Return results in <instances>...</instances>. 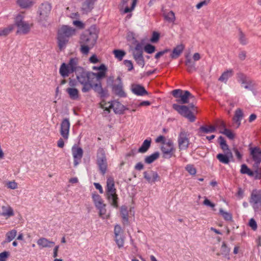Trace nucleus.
Instances as JSON below:
<instances>
[{"label":"nucleus","mask_w":261,"mask_h":261,"mask_svg":"<svg viewBox=\"0 0 261 261\" xmlns=\"http://www.w3.org/2000/svg\"><path fill=\"white\" fill-rule=\"evenodd\" d=\"M106 196L109 202L114 207H118V197L116 191L106 192Z\"/></svg>","instance_id":"nucleus-22"},{"label":"nucleus","mask_w":261,"mask_h":261,"mask_svg":"<svg viewBox=\"0 0 261 261\" xmlns=\"http://www.w3.org/2000/svg\"><path fill=\"white\" fill-rule=\"evenodd\" d=\"M133 58L137 63L142 67L145 65V60L143 56V50L141 46L137 44L133 51Z\"/></svg>","instance_id":"nucleus-11"},{"label":"nucleus","mask_w":261,"mask_h":261,"mask_svg":"<svg viewBox=\"0 0 261 261\" xmlns=\"http://www.w3.org/2000/svg\"><path fill=\"white\" fill-rule=\"evenodd\" d=\"M169 51H170L169 49H166L162 51H159L155 54L154 57L155 59H158L160 58L161 56H162L163 55L165 54L166 53L169 52Z\"/></svg>","instance_id":"nucleus-63"},{"label":"nucleus","mask_w":261,"mask_h":261,"mask_svg":"<svg viewBox=\"0 0 261 261\" xmlns=\"http://www.w3.org/2000/svg\"><path fill=\"white\" fill-rule=\"evenodd\" d=\"M51 10V6L47 2L42 3L38 7L37 14L40 22L46 21Z\"/></svg>","instance_id":"nucleus-8"},{"label":"nucleus","mask_w":261,"mask_h":261,"mask_svg":"<svg viewBox=\"0 0 261 261\" xmlns=\"http://www.w3.org/2000/svg\"><path fill=\"white\" fill-rule=\"evenodd\" d=\"M216 158L220 162L224 164H228L230 161L228 155L222 153L218 154L216 156Z\"/></svg>","instance_id":"nucleus-43"},{"label":"nucleus","mask_w":261,"mask_h":261,"mask_svg":"<svg viewBox=\"0 0 261 261\" xmlns=\"http://www.w3.org/2000/svg\"><path fill=\"white\" fill-rule=\"evenodd\" d=\"M238 80L241 83V86L245 89L251 90L253 88L252 82L249 80L244 74H238Z\"/></svg>","instance_id":"nucleus-20"},{"label":"nucleus","mask_w":261,"mask_h":261,"mask_svg":"<svg viewBox=\"0 0 261 261\" xmlns=\"http://www.w3.org/2000/svg\"><path fill=\"white\" fill-rule=\"evenodd\" d=\"M151 141V140L150 138L145 140L141 146L139 148L138 152L141 153L146 152L150 147Z\"/></svg>","instance_id":"nucleus-35"},{"label":"nucleus","mask_w":261,"mask_h":261,"mask_svg":"<svg viewBox=\"0 0 261 261\" xmlns=\"http://www.w3.org/2000/svg\"><path fill=\"white\" fill-rule=\"evenodd\" d=\"M16 236V231L14 229L8 232L7 234V241L11 242Z\"/></svg>","instance_id":"nucleus-53"},{"label":"nucleus","mask_w":261,"mask_h":261,"mask_svg":"<svg viewBox=\"0 0 261 261\" xmlns=\"http://www.w3.org/2000/svg\"><path fill=\"white\" fill-rule=\"evenodd\" d=\"M123 63L125 66L127 67L128 71H130L133 69V64L130 60H125Z\"/></svg>","instance_id":"nucleus-59"},{"label":"nucleus","mask_w":261,"mask_h":261,"mask_svg":"<svg viewBox=\"0 0 261 261\" xmlns=\"http://www.w3.org/2000/svg\"><path fill=\"white\" fill-rule=\"evenodd\" d=\"M99 106L101 109H103L105 111H108L109 113L110 112L111 109H113L115 113H120L121 111V110H118L115 108L116 106H121V104L119 102L114 101L113 102H107L105 100H102L99 103Z\"/></svg>","instance_id":"nucleus-15"},{"label":"nucleus","mask_w":261,"mask_h":261,"mask_svg":"<svg viewBox=\"0 0 261 261\" xmlns=\"http://www.w3.org/2000/svg\"><path fill=\"white\" fill-rule=\"evenodd\" d=\"M243 117V113L241 109H237L232 118L234 126L238 128L241 125V120Z\"/></svg>","instance_id":"nucleus-25"},{"label":"nucleus","mask_w":261,"mask_h":261,"mask_svg":"<svg viewBox=\"0 0 261 261\" xmlns=\"http://www.w3.org/2000/svg\"><path fill=\"white\" fill-rule=\"evenodd\" d=\"M31 27L32 24L21 20L17 22V33L27 34L30 32Z\"/></svg>","instance_id":"nucleus-21"},{"label":"nucleus","mask_w":261,"mask_h":261,"mask_svg":"<svg viewBox=\"0 0 261 261\" xmlns=\"http://www.w3.org/2000/svg\"><path fill=\"white\" fill-rule=\"evenodd\" d=\"M220 215L223 217L224 219L227 221H231L232 220V215L227 212H225L222 208L219 210Z\"/></svg>","instance_id":"nucleus-45"},{"label":"nucleus","mask_w":261,"mask_h":261,"mask_svg":"<svg viewBox=\"0 0 261 261\" xmlns=\"http://www.w3.org/2000/svg\"><path fill=\"white\" fill-rule=\"evenodd\" d=\"M117 81L118 83L117 84H114L112 86L113 92L117 95L121 97L126 96V93L123 89V84L120 77L118 76L117 78Z\"/></svg>","instance_id":"nucleus-17"},{"label":"nucleus","mask_w":261,"mask_h":261,"mask_svg":"<svg viewBox=\"0 0 261 261\" xmlns=\"http://www.w3.org/2000/svg\"><path fill=\"white\" fill-rule=\"evenodd\" d=\"M83 88L82 91L84 93L89 91L93 87V84L92 81L87 82L86 84H82Z\"/></svg>","instance_id":"nucleus-47"},{"label":"nucleus","mask_w":261,"mask_h":261,"mask_svg":"<svg viewBox=\"0 0 261 261\" xmlns=\"http://www.w3.org/2000/svg\"><path fill=\"white\" fill-rule=\"evenodd\" d=\"M59 73L62 77H66L72 72L67 64L63 63L60 66Z\"/></svg>","instance_id":"nucleus-32"},{"label":"nucleus","mask_w":261,"mask_h":261,"mask_svg":"<svg viewBox=\"0 0 261 261\" xmlns=\"http://www.w3.org/2000/svg\"><path fill=\"white\" fill-rule=\"evenodd\" d=\"M173 96L176 99V101L179 103L185 104L189 102V99L193 97L191 93L188 91H182L180 89H175L172 91Z\"/></svg>","instance_id":"nucleus-6"},{"label":"nucleus","mask_w":261,"mask_h":261,"mask_svg":"<svg viewBox=\"0 0 261 261\" xmlns=\"http://www.w3.org/2000/svg\"><path fill=\"white\" fill-rule=\"evenodd\" d=\"M230 248H228L226 243L223 242L222 243L221 247V253H217L218 255H219L220 254L223 255L225 258H226L227 259H230L229 257V252H230Z\"/></svg>","instance_id":"nucleus-39"},{"label":"nucleus","mask_w":261,"mask_h":261,"mask_svg":"<svg viewBox=\"0 0 261 261\" xmlns=\"http://www.w3.org/2000/svg\"><path fill=\"white\" fill-rule=\"evenodd\" d=\"M97 164L101 173L105 175L107 169V162L105 151L102 148H99L97 150Z\"/></svg>","instance_id":"nucleus-4"},{"label":"nucleus","mask_w":261,"mask_h":261,"mask_svg":"<svg viewBox=\"0 0 261 261\" xmlns=\"http://www.w3.org/2000/svg\"><path fill=\"white\" fill-rule=\"evenodd\" d=\"M144 51L148 54H152L155 50V47L153 45L147 44L144 47Z\"/></svg>","instance_id":"nucleus-49"},{"label":"nucleus","mask_w":261,"mask_h":261,"mask_svg":"<svg viewBox=\"0 0 261 261\" xmlns=\"http://www.w3.org/2000/svg\"><path fill=\"white\" fill-rule=\"evenodd\" d=\"M97 0H85L82 5L81 9L83 13L87 14L94 8V4Z\"/></svg>","instance_id":"nucleus-23"},{"label":"nucleus","mask_w":261,"mask_h":261,"mask_svg":"<svg viewBox=\"0 0 261 261\" xmlns=\"http://www.w3.org/2000/svg\"><path fill=\"white\" fill-rule=\"evenodd\" d=\"M216 130V127L213 125H203L199 128V132L204 134L214 133Z\"/></svg>","instance_id":"nucleus-40"},{"label":"nucleus","mask_w":261,"mask_h":261,"mask_svg":"<svg viewBox=\"0 0 261 261\" xmlns=\"http://www.w3.org/2000/svg\"><path fill=\"white\" fill-rule=\"evenodd\" d=\"M71 151L73 158V164L76 167L81 162L83 155V150L79 146L74 145L71 148Z\"/></svg>","instance_id":"nucleus-12"},{"label":"nucleus","mask_w":261,"mask_h":261,"mask_svg":"<svg viewBox=\"0 0 261 261\" xmlns=\"http://www.w3.org/2000/svg\"><path fill=\"white\" fill-rule=\"evenodd\" d=\"M239 40L240 43L243 45H245L247 43V39L245 34L242 32L240 31L238 36Z\"/></svg>","instance_id":"nucleus-50"},{"label":"nucleus","mask_w":261,"mask_h":261,"mask_svg":"<svg viewBox=\"0 0 261 261\" xmlns=\"http://www.w3.org/2000/svg\"><path fill=\"white\" fill-rule=\"evenodd\" d=\"M185 64L188 67V70L189 72H191L195 68V64L193 62L191 59L187 58Z\"/></svg>","instance_id":"nucleus-51"},{"label":"nucleus","mask_w":261,"mask_h":261,"mask_svg":"<svg viewBox=\"0 0 261 261\" xmlns=\"http://www.w3.org/2000/svg\"><path fill=\"white\" fill-rule=\"evenodd\" d=\"M3 212L2 213V215L4 216H12L13 213V210L11 207H3Z\"/></svg>","instance_id":"nucleus-57"},{"label":"nucleus","mask_w":261,"mask_h":261,"mask_svg":"<svg viewBox=\"0 0 261 261\" xmlns=\"http://www.w3.org/2000/svg\"><path fill=\"white\" fill-rule=\"evenodd\" d=\"M250 202L252 204L254 208L258 207V205H261V197L260 195L256 194L251 195Z\"/></svg>","instance_id":"nucleus-34"},{"label":"nucleus","mask_w":261,"mask_h":261,"mask_svg":"<svg viewBox=\"0 0 261 261\" xmlns=\"http://www.w3.org/2000/svg\"><path fill=\"white\" fill-rule=\"evenodd\" d=\"M113 53L114 55L115 58L119 61H122L126 55V53L124 50L120 49H115L113 51Z\"/></svg>","instance_id":"nucleus-42"},{"label":"nucleus","mask_w":261,"mask_h":261,"mask_svg":"<svg viewBox=\"0 0 261 261\" xmlns=\"http://www.w3.org/2000/svg\"><path fill=\"white\" fill-rule=\"evenodd\" d=\"M240 172L242 174H246L250 176H253L254 175L253 171H251L245 164H243L241 166Z\"/></svg>","instance_id":"nucleus-44"},{"label":"nucleus","mask_w":261,"mask_h":261,"mask_svg":"<svg viewBox=\"0 0 261 261\" xmlns=\"http://www.w3.org/2000/svg\"><path fill=\"white\" fill-rule=\"evenodd\" d=\"M185 168L186 171L191 175H194L196 174V169L194 165L191 164L187 165Z\"/></svg>","instance_id":"nucleus-52"},{"label":"nucleus","mask_w":261,"mask_h":261,"mask_svg":"<svg viewBox=\"0 0 261 261\" xmlns=\"http://www.w3.org/2000/svg\"><path fill=\"white\" fill-rule=\"evenodd\" d=\"M73 24L74 25L76 26L79 29H84V24L81 21L79 20H74L73 21Z\"/></svg>","instance_id":"nucleus-62"},{"label":"nucleus","mask_w":261,"mask_h":261,"mask_svg":"<svg viewBox=\"0 0 261 261\" xmlns=\"http://www.w3.org/2000/svg\"><path fill=\"white\" fill-rule=\"evenodd\" d=\"M219 141L222 149H223L224 151L229 150L228 146L226 144V141L225 140L224 138L223 137H219Z\"/></svg>","instance_id":"nucleus-48"},{"label":"nucleus","mask_w":261,"mask_h":261,"mask_svg":"<svg viewBox=\"0 0 261 261\" xmlns=\"http://www.w3.org/2000/svg\"><path fill=\"white\" fill-rule=\"evenodd\" d=\"M143 175L144 178L150 184H153L160 180V177L158 173L152 170L144 172Z\"/></svg>","instance_id":"nucleus-18"},{"label":"nucleus","mask_w":261,"mask_h":261,"mask_svg":"<svg viewBox=\"0 0 261 261\" xmlns=\"http://www.w3.org/2000/svg\"><path fill=\"white\" fill-rule=\"evenodd\" d=\"M70 123L68 118L64 119L61 123L60 134L65 140H68L69 135Z\"/></svg>","instance_id":"nucleus-14"},{"label":"nucleus","mask_w":261,"mask_h":261,"mask_svg":"<svg viewBox=\"0 0 261 261\" xmlns=\"http://www.w3.org/2000/svg\"><path fill=\"white\" fill-rule=\"evenodd\" d=\"M121 215L123 220V223L124 224H127L128 221V213L126 210L122 209L121 211Z\"/></svg>","instance_id":"nucleus-54"},{"label":"nucleus","mask_w":261,"mask_h":261,"mask_svg":"<svg viewBox=\"0 0 261 261\" xmlns=\"http://www.w3.org/2000/svg\"><path fill=\"white\" fill-rule=\"evenodd\" d=\"M137 0H122L121 7L124 8V13H127L132 11L137 3Z\"/></svg>","instance_id":"nucleus-19"},{"label":"nucleus","mask_w":261,"mask_h":261,"mask_svg":"<svg viewBox=\"0 0 261 261\" xmlns=\"http://www.w3.org/2000/svg\"><path fill=\"white\" fill-rule=\"evenodd\" d=\"M92 199L95 206L99 210V216L104 219L106 214V204L103 203L102 198L98 194H93Z\"/></svg>","instance_id":"nucleus-9"},{"label":"nucleus","mask_w":261,"mask_h":261,"mask_svg":"<svg viewBox=\"0 0 261 261\" xmlns=\"http://www.w3.org/2000/svg\"><path fill=\"white\" fill-rule=\"evenodd\" d=\"M9 253L8 252L4 251L0 253V261H6L8 256Z\"/></svg>","instance_id":"nucleus-64"},{"label":"nucleus","mask_w":261,"mask_h":261,"mask_svg":"<svg viewBox=\"0 0 261 261\" xmlns=\"http://www.w3.org/2000/svg\"><path fill=\"white\" fill-rule=\"evenodd\" d=\"M160 38V34L156 32H153L151 38L150 39L152 43L157 42Z\"/></svg>","instance_id":"nucleus-58"},{"label":"nucleus","mask_w":261,"mask_h":261,"mask_svg":"<svg viewBox=\"0 0 261 261\" xmlns=\"http://www.w3.org/2000/svg\"><path fill=\"white\" fill-rule=\"evenodd\" d=\"M132 91L134 94L138 96H143L148 94V92L144 87L140 85H133Z\"/></svg>","instance_id":"nucleus-26"},{"label":"nucleus","mask_w":261,"mask_h":261,"mask_svg":"<svg viewBox=\"0 0 261 261\" xmlns=\"http://www.w3.org/2000/svg\"><path fill=\"white\" fill-rule=\"evenodd\" d=\"M159 157V153L155 152L150 155L146 156L144 161L147 164H151L158 159Z\"/></svg>","instance_id":"nucleus-41"},{"label":"nucleus","mask_w":261,"mask_h":261,"mask_svg":"<svg viewBox=\"0 0 261 261\" xmlns=\"http://www.w3.org/2000/svg\"><path fill=\"white\" fill-rule=\"evenodd\" d=\"M17 3L22 8H29L35 3V0H17Z\"/></svg>","instance_id":"nucleus-38"},{"label":"nucleus","mask_w":261,"mask_h":261,"mask_svg":"<svg viewBox=\"0 0 261 261\" xmlns=\"http://www.w3.org/2000/svg\"><path fill=\"white\" fill-rule=\"evenodd\" d=\"M250 155H251L254 164L253 167H257L261 163V149L258 147L250 148Z\"/></svg>","instance_id":"nucleus-13"},{"label":"nucleus","mask_w":261,"mask_h":261,"mask_svg":"<svg viewBox=\"0 0 261 261\" xmlns=\"http://www.w3.org/2000/svg\"><path fill=\"white\" fill-rule=\"evenodd\" d=\"M97 38L98 36L96 33L92 32L90 30L85 31L80 37V51L84 55H87L89 50L95 45Z\"/></svg>","instance_id":"nucleus-1"},{"label":"nucleus","mask_w":261,"mask_h":261,"mask_svg":"<svg viewBox=\"0 0 261 261\" xmlns=\"http://www.w3.org/2000/svg\"><path fill=\"white\" fill-rule=\"evenodd\" d=\"M77 81L82 85L90 82L92 80L93 72L86 71L83 68H79L75 73Z\"/></svg>","instance_id":"nucleus-10"},{"label":"nucleus","mask_w":261,"mask_h":261,"mask_svg":"<svg viewBox=\"0 0 261 261\" xmlns=\"http://www.w3.org/2000/svg\"><path fill=\"white\" fill-rule=\"evenodd\" d=\"M163 15L164 19L169 23H174L175 21V13L172 11H164Z\"/></svg>","instance_id":"nucleus-29"},{"label":"nucleus","mask_w":261,"mask_h":261,"mask_svg":"<svg viewBox=\"0 0 261 261\" xmlns=\"http://www.w3.org/2000/svg\"><path fill=\"white\" fill-rule=\"evenodd\" d=\"M233 74V71L232 69H230L229 70L224 71L222 75L219 78V81L226 83L229 78L231 77Z\"/></svg>","instance_id":"nucleus-36"},{"label":"nucleus","mask_w":261,"mask_h":261,"mask_svg":"<svg viewBox=\"0 0 261 261\" xmlns=\"http://www.w3.org/2000/svg\"><path fill=\"white\" fill-rule=\"evenodd\" d=\"M249 226L253 230H256L257 228V225L256 221L253 218H251L249 222Z\"/></svg>","instance_id":"nucleus-60"},{"label":"nucleus","mask_w":261,"mask_h":261,"mask_svg":"<svg viewBox=\"0 0 261 261\" xmlns=\"http://www.w3.org/2000/svg\"><path fill=\"white\" fill-rule=\"evenodd\" d=\"M117 191L115 187V181L113 177L109 176L107 177V186L106 187V193L110 192Z\"/></svg>","instance_id":"nucleus-27"},{"label":"nucleus","mask_w":261,"mask_h":261,"mask_svg":"<svg viewBox=\"0 0 261 261\" xmlns=\"http://www.w3.org/2000/svg\"><path fill=\"white\" fill-rule=\"evenodd\" d=\"M71 72H75V73L77 72L79 68H82L81 67L78 66V59L77 58H71L70 59L69 63L67 64Z\"/></svg>","instance_id":"nucleus-28"},{"label":"nucleus","mask_w":261,"mask_h":261,"mask_svg":"<svg viewBox=\"0 0 261 261\" xmlns=\"http://www.w3.org/2000/svg\"><path fill=\"white\" fill-rule=\"evenodd\" d=\"M75 29L68 25H63L58 31L57 43L60 50L64 49L70 37L75 34Z\"/></svg>","instance_id":"nucleus-2"},{"label":"nucleus","mask_w":261,"mask_h":261,"mask_svg":"<svg viewBox=\"0 0 261 261\" xmlns=\"http://www.w3.org/2000/svg\"><path fill=\"white\" fill-rule=\"evenodd\" d=\"M255 169L254 172V175L253 176L254 177L255 179H261V169L259 168V166L257 167H253Z\"/></svg>","instance_id":"nucleus-56"},{"label":"nucleus","mask_w":261,"mask_h":261,"mask_svg":"<svg viewBox=\"0 0 261 261\" xmlns=\"http://www.w3.org/2000/svg\"><path fill=\"white\" fill-rule=\"evenodd\" d=\"M172 108L179 114L187 118L190 122L195 121V117L191 110H189L188 107L174 103L172 105Z\"/></svg>","instance_id":"nucleus-7"},{"label":"nucleus","mask_w":261,"mask_h":261,"mask_svg":"<svg viewBox=\"0 0 261 261\" xmlns=\"http://www.w3.org/2000/svg\"><path fill=\"white\" fill-rule=\"evenodd\" d=\"M94 69H97L98 70H99L100 71L97 73H93L94 75H91L92 79H96V81H100V80L101 79L105 77L107 68L105 65L101 64L100 66H99L97 68L94 67Z\"/></svg>","instance_id":"nucleus-24"},{"label":"nucleus","mask_w":261,"mask_h":261,"mask_svg":"<svg viewBox=\"0 0 261 261\" xmlns=\"http://www.w3.org/2000/svg\"><path fill=\"white\" fill-rule=\"evenodd\" d=\"M177 142L179 150H187L190 144L189 133L184 129H180L177 138Z\"/></svg>","instance_id":"nucleus-3"},{"label":"nucleus","mask_w":261,"mask_h":261,"mask_svg":"<svg viewBox=\"0 0 261 261\" xmlns=\"http://www.w3.org/2000/svg\"><path fill=\"white\" fill-rule=\"evenodd\" d=\"M161 150L164 155H168L169 157H171L175 150L173 141L168 140V141L163 142Z\"/></svg>","instance_id":"nucleus-16"},{"label":"nucleus","mask_w":261,"mask_h":261,"mask_svg":"<svg viewBox=\"0 0 261 261\" xmlns=\"http://www.w3.org/2000/svg\"><path fill=\"white\" fill-rule=\"evenodd\" d=\"M69 97L72 100L79 99V91L75 88H68L66 89Z\"/></svg>","instance_id":"nucleus-33"},{"label":"nucleus","mask_w":261,"mask_h":261,"mask_svg":"<svg viewBox=\"0 0 261 261\" xmlns=\"http://www.w3.org/2000/svg\"><path fill=\"white\" fill-rule=\"evenodd\" d=\"M222 133L230 140H233L234 138V134L227 128H225Z\"/></svg>","instance_id":"nucleus-55"},{"label":"nucleus","mask_w":261,"mask_h":261,"mask_svg":"<svg viewBox=\"0 0 261 261\" xmlns=\"http://www.w3.org/2000/svg\"><path fill=\"white\" fill-rule=\"evenodd\" d=\"M37 244L42 248L51 247L54 245V242L49 241L46 238H41L37 242Z\"/></svg>","instance_id":"nucleus-31"},{"label":"nucleus","mask_w":261,"mask_h":261,"mask_svg":"<svg viewBox=\"0 0 261 261\" xmlns=\"http://www.w3.org/2000/svg\"><path fill=\"white\" fill-rule=\"evenodd\" d=\"M114 239L118 248L123 247L125 240L124 231L119 225H116L114 229Z\"/></svg>","instance_id":"nucleus-5"},{"label":"nucleus","mask_w":261,"mask_h":261,"mask_svg":"<svg viewBox=\"0 0 261 261\" xmlns=\"http://www.w3.org/2000/svg\"><path fill=\"white\" fill-rule=\"evenodd\" d=\"M14 25H10L7 28L0 29V36H6L9 34L14 29Z\"/></svg>","instance_id":"nucleus-46"},{"label":"nucleus","mask_w":261,"mask_h":261,"mask_svg":"<svg viewBox=\"0 0 261 261\" xmlns=\"http://www.w3.org/2000/svg\"><path fill=\"white\" fill-rule=\"evenodd\" d=\"M92 88L93 90L101 97H103L106 95V91L102 88L101 84L100 81H97V83L93 85Z\"/></svg>","instance_id":"nucleus-37"},{"label":"nucleus","mask_w":261,"mask_h":261,"mask_svg":"<svg viewBox=\"0 0 261 261\" xmlns=\"http://www.w3.org/2000/svg\"><path fill=\"white\" fill-rule=\"evenodd\" d=\"M211 2V0H203L201 1L200 3L197 4L196 8L197 9H200L202 7L204 6L207 5Z\"/></svg>","instance_id":"nucleus-61"},{"label":"nucleus","mask_w":261,"mask_h":261,"mask_svg":"<svg viewBox=\"0 0 261 261\" xmlns=\"http://www.w3.org/2000/svg\"><path fill=\"white\" fill-rule=\"evenodd\" d=\"M185 46L183 44H180L177 45L173 50L170 57L172 59H177L182 53Z\"/></svg>","instance_id":"nucleus-30"}]
</instances>
